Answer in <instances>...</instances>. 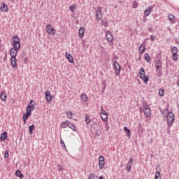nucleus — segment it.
I'll return each instance as SVG.
<instances>
[{
	"mask_svg": "<svg viewBox=\"0 0 179 179\" xmlns=\"http://www.w3.org/2000/svg\"><path fill=\"white\" fill-rule=\"evenodd\" d=\"M143 108H144V115L147 117L148 118H150L151 115L150 113V107H149V105H148V103H143Z\"/></svg>",
	"mask_w": 179,
	"mask_h": 179,
	"instance_id": "obj_4",
	"label": "nucleus"
},
{
	"mask_svg": "<svg viewBox=\"0 0 179 179\" xmlns=\"http://www.w3.org/2000/svg\"><path fill=\"white\" fill-rule=\"evenodd\" d=\"M46 31L48 34H50V36H55V29L52 27V25L50 24H48L46 27Z\"/></svg>",
	"mask_w": 179,
	"mask_h": 179,
	"instance_id": "obj_6",
	"label": "nucleus"
},
{
	"mask_svg": "<svg viewBox=\"0 0 179 179\" xmlns=\"http://www.w3.org/2000/svg\"><path fill=\"white\" fill-rule=\"evenodd\" d=\"M89 179H94V173H91V174L90 175Z\"/></svg>",
	"mask_w": 179,
	"mask_h": 179,
	"instance_id": "obj_45",
	"label": "nucleus"
},
{
	"mask_svg": "<svg viewBox=\"0 0 179 179\" xmlns=\"http://www.w3.org/2000/svg\"><path fill=\"white\" fill-rule=\"evenodd\" d=\"M133 163H134V159L132 158H130L126 166V170L128 173L131 171V168L132 167Z\"/></svg>",
	"mask_w": 179,
	"mask_h": 179,
	"instance_id": "obj_13",
	"label": "nucleus"
},
{
	"mask_svg": "<svg viewBox=\"0 0 179 179\" xmlns=\"http://www.w3.org/2000/svg\"><path fill=\"white\" fill-rule=\"evenodd\" d=\"M10 63L12 66H13V68H16V66H17V62L16 60V57H11Z\"/></svg>",
	"mask_w": 179,
	"mask_h": 179,
	"instance_id": "obj_20",
	"label": "nucleus"
},
{
	"mask_svg": "<svg viewBox=\"0 0 179 179\" xmlns=\"http://www.w3.org/2000/svg\"><path fill=\"white\" fill-rule=\"evenodd\" d=\"M72 122H70L69 121L66 120V122H64V124H67V126H69V124H71Z\"/></svg>",
	"mask_w": 179,
	"mask_h": 179,
	"instance_id": "obj_48",
	"label": "nucleus"
},
{
	"mask_svg": "<svg viewBox=\"0 0 179 179\" xmlns=\"http://www.w3.org/2000/svg\"><path fill=\"white\" fill-rule=\"evenodd\" d=\"M57 170H58V171H64V167H62V165L58 164L57 165Z\"/></svg>",
	"mask_w": 179,
	"mask_h": 179,
	"instance_id": "obj_39",
	"label": "nucleus"
},
{
	"mask_svg": "<svg viewBox=\"0 0 179 179\" xmlns=\"http://www.w3.org/2000/svg\"><path fill=\"white\" fill-rule=\"evenodd\" d=\"M36 129V125L32 124L29 127V135H33V131Z\"/></svg>",
	"mask_w": 179,
	"mask_h": 179,
	"instance_id": "obj_26",
	"label": "nucleus"
},
{
	"mask_svg": "<svg viewBox=\"0 0 179 179\" xmlns=\"http://www.w3.org/2000/svg\"><path fill=\"white\" fill-rule=\"evenodd\" d=\"M178 51V49L177 48V47H173L171 49L172 54H177Z\"/></svg>",
	"mask_w": 179,
	"mask_h": 179,
	"instance_id": "obj_32",
	"label": "nucleus"
},
{
	"mask_svg": "<svg viewBox=\"0 0 179 179\" xmlns=\"http://www.w3.org/2000/svg\"><path fill=\"white\" fill-rule=\"evenodd\" d=\"M102 26H104V27H108V23L107 22V21L103 22Z\"/></svg>",
	"mask_w": 179,
	"mask_h": 179,
	"instance_id": "obj_44",
	"label": "nucleus"
},
{
	"mask_svg": "<svg viewBox=\"0 0 179 179\" xmlns=\"http://www.w3.org/2000/svg\"><path fill=\"white\" fill-rule=\"evenodd\" d=\"M31 115V112L27 111V113H24L23 116H22V120L23 121H27V120L29 119V117H30Z\"/></svg>",
	"mask_w": 179,
	"mask_h": 179,
	"instance_id": "obj_19",
	"label": "nucleus"
},
{
	"mask_svg": "<svg viewBox=\"0 0 179 179\" xmlns=\"http://www.w3.org/2000/svg\"><path fill=\"white\" fill-rule=\"evenodd\" d=\"M75 8H76V6L75 4L70 6L69 9L71 12H75Z\"/></svg>",
	"mask_w": 179,
	"mask_h": 179,
	"instance_id": "obj_36",
	"label": "nucleus"
},
{
	"mask_svg": "<svg viewBox=\"0 0 179 179\" xmlns=\"http://www.w3.org/2000/svg\"><path fill=\"white\" fill-rule=\"evenodd\" d=\"M163 66V62H162V60L158 59L155 62V69L156 71H162V68Z\"/></svg>",
	"mask_w": 179,
	"mask_h": 179,
	"instance_id": "obj_11",
	"label": "nucleus"
},
{
	"mask_svg": "<svg viewBox=\"0 0 179 179\" xmlns=\"http://www.w3.org/2000/svg\"><path fill=\"white\" fill-rule=\"evenodd\" d=\"M60 127H62V128H66V127H68V126H67L66 124H65L64 122H62L60 124Z\"/></svg>",
	"mask_w": 179,
	"mask_h": 179,
	"instance_id": "obj_40",
	"label": "nucleus"
},
{
	"mask_svg": "<svg viewBox=\"0 0 179 179\" xmlns=\"http://www.w3.org/2000/svg\"><path fill=\"white\" fill-rule=\"evenodd\" d=\"M80 99L84 102H86V101H87V100H89V98L87 97V95H86L85 94H83V93L81 94Z\"/></svg>",
	"mask_w": 179,
	"mask_h": 179,
	"instance_id": "obj_23",
	"label": "nucleus"
},
{
	"mask_svg": "<svg viewBox=\"0 0 179 179\" xmlns=\"http://www.w3.org/2000/svg\"><path fill=\"white\" fill-rule=\"evenodd\" d=\"M99 179H104V177L103 176H99Z\"/></svg>",
	"mask_w": 179,
	"mask_h": 179,
	"instance_id": "obj_51",
	"label": "nucleus"
},
{
	"mask_svg": "<svg viewBox=\"0 0 179 179\" xmlns=\"http://www.w3.org/2000/svg\"><path fill=\"white\" fill-rule=\"evenodd\" d=\"M159 95L161 97H163V96H164V90L160 89V90H159Z\"/></svg>",
	"mask_w": 179,
	"mask_h": 179,
	"instance_id": "obj_34",
	"label": "nucleus"
},
{
	"mask_svg": "<svg viewBox=\"0 0 179 179\" xmlns=\"http://www.w3.org/2000/svg\"><path fill=\"white\" fill-rule=\"evenodd\" d=\"M145 59L147 62H149L150 61V56L148 53L145 54Z\"/></svg>",
	"mask_w": 179,
	"mask_h": 179,
	"instance_id": "obj_33",
	"label": "nucleus"
},
{
	"mask_svg": "<svg viewBox=\"0 0 179 179\" xmlns=\"http://www.w3.org/2000/svg\"><path fill=\"white\" fill-rule=\"evenodd\" d=\"M105 159L104 157L103 156H99V169L101 170H102V169H104V166H105V162H104Z\"/></svg>",
	"mask_w": 179,
	"mask_h": 179,
	"instance_id": "obj_9",
	"label": "nucleus"
},
{
	"mask_svg": "<svg viewBox=\"0 0 179 179\" xmlns=\"http://www.w3.org/2000/svg\"><path fill=\"white\" fill-rule=\"evenodd\" d=\"M158 74H157V76H162V70H158Z\"/></svg>",
	"mask_w": 179,
	"mask_h": 179,
	"instance_id": "obj_47",
	"label": "nucleus"
},
{
	"mask_svg": "<svg viewBox=\"0 0 179 179\" xmlns=\"http://www.w3.org/2000/svg\"><path fill=\"white\" fill-rule=\"evenodd\" d=\"M138 6L139 3L136 1H133L132 8H134V9H136V8H138Z\"/></svg>",
	"mask_w": 179,
	"mask_h": 179,
	"instance_id": "obj_29",
	"label": "nucleus"
},
{
	"mask_svg": "<svg viewBox=\"0 0 179 179\" xmlns=\"http://www.w3.org/2000/svg\"><path fill=\"white\" fill-rule=\"evenodd\" d=\"M153 10V7L152 6H150L148 7L147 9L145 10L144 11V16H145V17H147V16H149L150 13H152V11Z\"/></svg>",
	"mask_w": 179,
	"mask_h": 179,
	"instance_id": "obj_16",
	"label": "nucleus"
},
{
	"mask_svg": "<svg viewBox=\"0 0 179 179\" xmlns=\"http://www.w3.org/2000/svg\"><path fill=\"white\" fill-rule=\"evenodd\" d=\"M95 15H96V19H97L98 20H101V17H103V14L101 13V7L97 8Z\"/></svg>",
	"mask_w": 179,
	"mask_h": 179,
	"instance_id": "obj_10",
	"label": "nucleus"
},
{
	"mask_svg": "<svg viewBox=\"0 0 179 179\" xmlns=\"http://www.w3.org/2000/svg\"><path fill=\"white\" fill-rule=\"evenodd\" d=\"M6 138H8V133H6V131H4L3 134H1L0 139L3 142V141H5Z\"/></svg>",
	"mask_w": 179,
	"mask_h": 179,
	"instance_id": "obj_24",
	"label": "nucleus"
},
{
	"mask_svg": "<svg viewBox=\"0 0 179 179\" xmlns=\"http://www.w3.org/2000/svg\"><path fill=\"white\" fill-rule=\"evenodd\" d=\"M98 128H99L100 129V127L98 125Z\"/></svg>",
	"mask_w": 179,
	"mask_h": 179,
	"instance_id": "obj_54",
	"label": "nucleus"
},
{
	"mask_svg": "<svg viewBox=\"0 0 179 179\" xmlns=\"http://www.w3.org/2000/svg\"><path fill=\"white\" fill-rule=\"evenodd\" d=\"M45 97L48 103H51V92L49 90L45 91Z\"/></svg>",
	"mask_w": 179,
	"mask_h": 179,
	"instance_id": "obj_14",
	"label": "nucleus"
},
{
	"mask_svg": "<svg viewBox=\"0 0 179 179\" xmlns=\"http://www.w3.org/2000/svg\"><path fill=\"white\" fill-rule=\"evenodd\" d=\"M85 122L87 124H89L90 122H92V120H90V117L87 115L85 116Z\"/></svg>",
	"mask_w": 179,
	"mask_h": 179,
	"instance_id": "obj_30",
	"label": "nucleus"
},
{
	"mask_svg": "<svg viewBox=\"0 0 179 179\" xmlns=\"http://www.w3.org/2000/svg\"><path fill=\"white\" fill-rule=\"evenodd\" d=\"M139 77L143 80L144 83H148V82H149V76L145 75V69L143 67L140 69Z\"/></svg>",
	"mask_w": 179,
	"mask_h": 179,
	"instance_id": "obj_2",
	"label": "nucleus"
},
{
	"mask_svg": "<svg viewBox=\"0 0 179 179\" xmlns=\"http://www.w3.org/2000/svg\"><path fill=\"white\" fill-rule=\"evenodd\" d=\"M65 55H66V58L68 59L69 62H70L71 64H73L74 61H73V57H72V55L69 53H68V52H65Z\"/></svg>",
	"mask_w": 179,
	"mask_h": 179,
	"instance_id": "obj_15",
	"label": "nucleus"
},
{
	"mask_svg": "<svg viewBox=\"0 0 179 179\" xmlns=\"http://www.w3.org/2000/svg\"><path fill=\"white\" fill-rule=\"evenodd\" d=\"M101 118L102 121H108V115L107 114V112L104 110V109L101 110Z\"/></svg>",
	"mask_w": 179,
	"mask_h": 179,
	"instance_id": "obj_7",
	"label": "nucleus"
},
{
	"mask_svg": "<svg viewBox=\"0 0 179 179\" xmlns=\"http://www.w3.org/2000/svg\"><path fill=\"white\" fill-rule=\"evenodd\" d=\"M6 93L5 92H2L0 96V99L2 101H6Z\"/></svg>",
	"mask_w": 179,
	"mask_h": 179,
	"instance_id": "obj_25",
	"label": "nucleus"
},
{
	"mask_svg": "<svg viewBox=\"0 0 179 179\" xmlns=\"http://www.w3.org/2000/svg\"><path fill=\"white\" fill-rule=\"evenodd\" d=\"M150 39H151L152 41H155V36L151 35V36H150Z\"/></svg>",
	"mask_w": 179,
	"mask_h": 179,
	"instance_id": "obj_49",
	"label": "nucleus"
},
{
	"mask_svg": "<svg viewBox=\"0 0 179 179\" xmlns=\"http://www.w3.org/2000/svg\"><path fill=\"white\" fill-rule=\"evenodd\" d=\"M126 135L128 136V138H131V130H127L126 131Z\"/></svg>",
	"mask_w": 179,
	"mask_h": 179,
	"instance_id": "obj_42",
	"label": "nucleus"
},
{
	"mask_svg": "<svg viewBox=\"0 0 179 179\" xmlns=\"http://www.w3.org/2000/svg\"><path fill=\"white\" fill-rule=\"evenodd\" d=\"M32 103H34V101L31 100L29 104L27 107V111H28V112L29 111L30 113L34 111L35 106H34V104H33Z\"/></svg>",
	"mask_w": 179,
	"mask_h": 179,
	"instance_id": "obj_12",
	"label": "nucleus"
},
{
	"mask_svg": "<svg viewBox=\"0 0 179 179\" xmlns=\"http://www.w3.org/2000/svg\"><path fill=\"white\" fill-rule=\"evenodd\" d=\"M149 31H153V29H152V27L149 28Z\"/></svg>",
	"mask_w": 179,
	"mask_h": 179,
	"instance_id": "obj_52",
	"label": "nucleus"
},
{
	"mask_svg": "<svg viewBox=\"0 0 179 179\" xmlns=\"http://www.w3.org/2000/svg\"><path fill=\"white\" fill-rule=\"evenodd\" d=\"M24 121V125H26L27 120H23Z\"/></svg>",
	"mask_w": 179,
	"mask_h": 179,
	"instance_id": "obj_53",
	"label": "nucleus"
},
{
	"mask_svg": "<svg viewBox=\"0 0 179 179\" xmlns=\"http://www.w3.org/2000/svg\"><path fill=\"white\" fill-rule=\"evenodd\" d=\"M124 131L126 132V131H129V129H128V127H127V126H125V127H124Z\"/></svg>",
	"mask_w": 179,
	"mask_h": 179,
	"instance_id": "obj_50",
	"label": "nucleus"
},
{
	"mask_svg": "<svg viewBox=\"0 0 179 179\" xmlns=\"http://www.w3.org/2000/svg\"><path fill=\"white\" fill-rule=\"evenodd\" d=\"M168 17H169V20L170 22H174V19H175L174 15H169L168 16Z\"/></svg>",
	"mask_w": 179,
	"mask_h": 179,
	"instance_id": "obj_37",
	"label": "nucleus"
},
{
	"mask_svg": "<svg viewBox=\"0 0 179 179\" xmlns=\"http://www.w3.org/2000/svg\"><path fill=\"white\" fill-rule=\"evenodd\" d=\"M145 44H141L140 45V47L138 48V51L140 52V54H143V52H145L146 48H145Z\"/></svg>",
	"mask_w": 179,
	"mask_h": 179,
	"instance_id": "obj_21",
	"label": "nucleus"
},
{
	"mask_svg": "<svg viewBox=\"0 0 179 179\" xmlns=\"http://www.w3.org/2000/svg\"><path fill=\"white\" fill-rule=\"evenodd\" d=\"M1 12H8V6L5 3H1Z\"/></svg>",
	"mask_w": 179,
	"mask_h": 179,
	"instance_id": "obj_22",
	"label": "nucleus"
},
{
	"mask_svg": "<svg viewBox=\"0 0 179 179\" xmlns=\"http://www.w3.org/2000/svg\"><path fill=\"white\" fill-rule=\"evenodd\" d=\"M73 115V113H72V112H67L66 113V116L68 117V118L71 119Z\"/></svg>",
	"mask_w": 179,
	"mask_h": 179,
	"instance_id": "obj_38",
	"label": "nucleus"
},
{
	"mask_svg": "<svg viewBox=\"0 0 179 179\" xmlns=\"http://www.w3.org/2000/svg\"><path fill=\"white\" fill-rule=\"evenodd\" d=\"M13 38L14 39L13 44L14 50L19 51V50H20V39L19 38V36L15 35Z\"/></svg>",
	"mask_w": 179,
	"mask_h": 179,
	"instance_id": "obj_1",
	"label": "nucleus"
},
{
	"mask_svg": "<svg viewBox=\"0 0 179 179\" xmlns=\"http://www.w3.org/2000/svg\"><path fill=\"white\" fill-rule=\"evenodd\" d=\"M142 129H143L142 124L138 125V132L142 131Z\"/></svg>",
	"mask_w": 179,
	"mask_h": 179,
	"instance_id": "obj_46",
	"label": "nucleus"
},
{
	"mask_svg": "<svg viewBox=\"0 0 179 179\" xmlns=\"http://www.w3.org/2000/svg\"><path fill=\"white\" fill-rule=\"evenodd\" d=\"M106 38L108 43H111L114 40V36H113V34L110 31H106Z\"/></svg>",
	"mask_w": 179,
	"mask_h": 179,
	"instance_id": "obj_8",
	"label": "nucleus"
},
{
	"mask_svg": "<svg viewBox=\"0 0 179 179\" xmlns=\"http://www.w3.org/2000/svg\"><path fill=\"white\" fill-rule=\"evenodd\" d=\"M60 144L62 145V146H64L65 149H66V145H65V143L63 141V140L60 141Z\"/></svg>",
	"mask_w": 179,
	"mask_h": 179,
	"instance_id": "obj_43",
	"label": "nucleus"
},
{
	"mask_svg": "<svg viewBox=\"0 0 179 179\" xmlns=\"http://www.w3.org/2000/svg\"><path fill=\"white\" fill-rule=\"evenodd\" d=\"M15 176L19 177V178H20V179L23 178V174H22V172L20 171V170L16 171Z\"/></svg>",
	"mask_w": 179,
	"mask_h": 179,
	"instance_id": "obj_27",
	"label": "nucleus"
},
{
	"mask_svg": "<svg viewBox=\"0 0 179 179\" xmlns=\"http://www.w3.org/2000/svg\"><path fill=\"white\" fill-rule=\"evenodd\" d=\"M69 128L72 129V131H74L75 132H76V127L75 126V124L73 123L69 124Z\"/></svg>",
	"mask_w": 179,
	"mask_h": 179,
	"instance_id": "obj_28",
	"label": "nucleus"
},
{
	"mask_svg": "<svg viewBox=\"0 0 179 179\" xmlns=\"http://www.w3.org/2000/svg\"><path fill=\"white\" fill-rule=\"evenodd\" d=\"M9 157V152L8 151H5L4 152V158L8 159Z\"/></svg>",
	"mask_w": 179,
	"mask_h": 179,
	"instance_id": "obj_41",
	"label": "nucleus"
},
{
	"mask_svg": "<svg viewBox=\"0 0 179 179\" xmlns=\"http://www.w3.org/2000/svg\"><path fill=\"white\" fill-rule=\"evenodd\" d=\"M113 69H115V74L116 76H120V73H121V66L118 62H115L113 63Z\"/></svg>",
	"mask_w": 179,
	"mask_h": 179,
	"instance_id": "obj_3",
	"label": "nucleus"
},
{
	"mask_svg": "<svg viewBox=\"0 0 179 179\" xmlns=\"http://www.w3.org/2000/svg\"><path fill=\"white\" fill-rule=\"evenodd\" d=\"M173 122H174V113L169 112L167 114V124L168 125H173Z\"/></svg>",
	"mask_w": 179,
	"mask_h": 179,
	"instance_id": "obj_5",
	"label": "nucleus"
},
{
	"mask_svg": "<svg viewBox=\"0 0 179 179\" xmlns=\"http://www.w3.org/2000/svg\"><path fill=\"white\" fill-rule=\"evenodd\" d=\"M178 86H179V83H178Z\"/></svg>",
	"mask_w": 179,
	"mask_h": 179,
	"instance_id": "obj_55",
	"label": "nucleus"
},
{
	"mask_svg": "<svg viewBox=\"0 0 179 179\" xmlns=\"http://www.w3.org/2000/svg\"><path fill=\"white\" fill-rule=\"evenodd\" d=\"M172 59L173 61H177L178 59V55L177 53H173L172 55Z\"/></svg>",
	"mask_w": 179,
	"mask_h": 179,
	"instance_id": "obj_31",
	"label": "nucleus"
},
{
	"mask_svg": "<svg viewBox=\"0 0 179 179\" xmlns=\"http://www.w3.org/2000/svg\"><path fill=\"white\" fill-rule=\"evenodd\" d=\"M78 34H79L80 38H83V37H85V27H81L79 29Z\"/></svg>",
	"mask_w": 179,
	"mask_h": 179,
	"instance_id": "obj_18",
	"label": "nucleus"
},
{
	"mask_svg": "<svg viewBox=\"0 0 179 179\" xmlns=\"http://www.w3.org/2000/svg\"><path fill=\"white\" fill-rule=\"evenodd\" d=\"M155 179H162V176H160V172L157 171L155 173Z\"/></svg>",
	"mask_w": 179,
	"mask_h": 179,
	"instance_id": "obj_35",
	"label": "nucleus"
},
{
	"mask_svg": "<svg viewBox=\"0 0 179 179\" xmlns=\"http://www.w3.org/2000/svg\"><path fill=\"white\" fill-rule=\"evenodd\" d=\"M17 52H18L17 50H16L13 48H11L10 50V55L11 58H15L17 55Z\"/></svg>",
	"mask_w": 179,
	"mask_h": 179,
	"instance_id": "obj_17",
	"label": "nucleus"
}]
</instances>
